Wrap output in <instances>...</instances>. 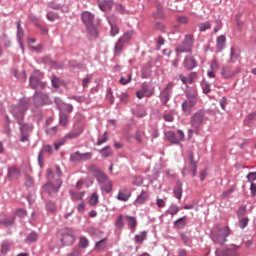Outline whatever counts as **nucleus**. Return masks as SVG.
Returning a JSON list of instances; mask_svg holds the SVG:
<instances>
[{
	"mask_svg": "<svg viewBox=\"0 0 256 256\" xmlns=\"http://www.w3.org/2000/svg\"><path fill=\"white\" fill-rule=\"evenodd\" d=\"M31 105V99L23 98L21 99L18 104L12 106L11 113L20 125V130L22 133L21 141L22 143H25L29 141V135H27V131H33V125L32 124H25L23 123V119L25 118V111L29 109V106Z\"/></svg>",
	"mask_w": 256,
	"mask_h": 256,
	"instance_id": "obj_1",
	"label": "nucleus"
},
{
	"mask_svg": "<svg viewBox=\"0 0 256 256\" xmlns=\"http://www.w3.org/2000/svg\"><path fill=\"white\" fill-rule=\"evenodd\" d=\"M209 118L205 116V111L198 110L196 113H194L190 119V125L192 129L188 130V137L191 139L193 137V133H196V135H199V131L201 127H203V124L205 121H208Z\"/></svg>",
	"mask_w": 256,
	"mask_h": 256,
	"instance_id": "obj_2",
	"label": "nucleus"
},
{
	"mask_svg": "<svg viewBox=\"0 0 256 256\" xmlns=\"http://www.w3.org/2000/svg\"><path fill=\"white\" fill-rule=\"evenodd\" d=\"M186 97L187 99L182 103L181 107L184 115L189 116L195 105H197V90L195 88H188L186 90Z\"/></svg>",
	"mask_w": 256,
	"mask_h": 256,
	"instance_id": "obj_3",
	"label": "nucleus"
},
{
	"mask_svg": "<svg viewBox=\"0 0 256 256\" xmlns=\"http://www.w3.org/2000/svg\"><path fill=\"white\" fill-rule=\"evenodd\" d=\"M48 183L43 186V190L48 193V195H55L61 189L62 181L61 179H53V170L47 171Z\"/></svg>",
	"mask_w": 256,
	"mask_h": 256,
	"instance_id": "obj_4",
	"label": "nucleus"
},
{
	"mask_svg": "<svg viewBox=\"0 0 256 256\" xmlns=\"http://www.w3.org/2000/svg\"><path fill=\"white\" fill-rule=\"evenodd\" d=\"M95 20V16L91 14V12L82 13V21L86 25L88 32L92 37H97V28L93 25V21Z\"/></svg>",
	"mask_w": 256,
	"mask_h": 256,
	"instance_id": "obj_5",
	"label": "nucleus"
},
{
	"mask_svg": "<svg viewBox=\"0 0 256 256\" xmlns=\"http://www.w3.org/2000/svg\"><path fill=\"white\" fill-rule=\"evenodd\" d=\"M193 47V35L188 34L185 36L184 41L182 44L176 49L177 55L180 53H190Z\"/></svg>",
	"mask_w": 256,
	"mask_h": 256,
	"instance_id": "obj_6",
	"label": "nucleus"
},
{
	"mask_svg": "<svg viewBox=\"0 0 256 256\" xmlns=\"http://www.w3.org/2000/svg\"><path fill=\"white\" fill-rule=\"evenodd\" d=\"M175 87V83L170 82L166 85V87L160 93V101L162 105H167L169 99L171 98V94L173 93V88Z\"/></svg>",
	"mask_w": 256,
	"mask_h": 256,
	"instance_id": "obj_7",
	"label": "nucleus"
},
{
	"mask_svg": "<svg viewBox=\"0 0 256 256\" xmlns=\"http://www.w3.org/2000/svg\"><path fill=\"white\" fill-rule=\"evenodd\" d=\"M231 235V230H229V227H224L220 229V235H212V240L214 243H219V245H223L227 241V237Z\"/></svg>",
	"mask_w": 256,
	"mask_h": 256,
	"instance_id": "obj_8",
	"label": "nucleus"
},
{
	"mask_svg": "<svg viewBox=\"0 0 256 256\" xmlns=\"http://www.w3.org/2000/svg\"><path fill=\"white\" fill-rule=\"evenodd\" d=\"M238 249H241V246L231 245L229 248L224 250L217 249L216 256H241L237 252Z\"/></svg>",
	"mask_w": 256,
	"mask_h": 256,
	"instance_id": "obj_9",
	"label": "nucleus"
},
{
	"mask_svg": "<svg viewBox=\"0 0 256 256\" xmlns=\"http://www.w3.org/2000/svg\"><path fill=\"white\" fill-rule=\"evenodd\" d=\"M62 241L65 245H73L75 243V231L71 228H65L63 230Z\"/></svg>",
	"mask_w": 256,
	"mask_h": 256,
	"instance_id": "obj_10",
	"label": "nucleus"
},
{
	"mask_svg": "<svg viewBox=\"0 0 256 256\" xmlns=\"http://www.w3.org/2000/svg\"><path fill=\"white\" fill-rule=\"evenodd\" d=\"M154 93L155 89L151 88L149 84L144 83L142 89L137 91L136 96L138 99H143V97H151Z\"/></svg>",
	"mask_w": 256,
	"mask_h": 256,
	"instance_id": "obj_11",
	"label": "nucleus"
},
{
	"mask_svg": "<svg viewBox=\"0 0 256 256\" xmlns=\"http://www.w3.org/2000/svg\"><path fill=\"white\" fill-rule=\"evenodd\" d=\"M107 19L111 27V36L115 37V35H119V27L117 26V16L111 14L107 17Z\"/></svg>",
	"mask_w": 256,
	"mask_h": 256,
	"instance_id": "obj_12",
	"label": "nucleus"
},
{
	"mask_svg": "<svg viewBox=\"0 0 256 256\" xmlns=\"http://www.w3.org/2000/svg\"><path fill=\"white\" fill-rule=\"evenodd\" d=\"M178 79L182 81L183 85H191L195 83V79H197V72H191L188 77H185L183 74H179Z\"/></svg>",
	"mask_w": 256,
	"mask_h": 256,
	"instance_id": "obj_13",
	"label": "nucleus"
},
{
	"mask_svg": "<svg viewBox=\"0 0 256 256\" xmlns=\"http://www.w3.org/2000/svg\"><path fill=\"white\" fill-rule=\"evenodd\" d=\"M147 199H149V191L142 190L134 201L135 207H139V205H144V203H147Z\"/></svg>",
	"mask_w": 256,
	"mask_h": 256,
	"instance_id": "obj_14",
	"label": "nucleus"
},
{
	"mask_svg": "<svg viewBox=\"0 0 256 256\" xmlns=\"http://www.w3.org/2000/svg\"><path fill=\"white\" fill-rule=\"evenodd\" d=\"M189 159V169L192 171V177H197V162L195 161V156L193 152L188 153Z\"/></svg>",
	"mask_w": 256,
	"mask_h": 256,
	"instance_id": "obj_15",
	"label": "nucleus"
},
{
	"mask_svg": "<svg viewBox=\"0 0 256 256\" xmlns=\"http://www.w3.org/2000/svg\"><path fill=\"white\" fill-rule=\"evenodd\" d=\"M237 73H239V70H232L229 66H224L221 71V75L224 79H231L235 77Z\"/></svg>",
	"mask_w": 256,
	"mask_h": 256,
	"instance_id": "obj_16",
	"label": "nucleus"
},
{
	"mask_svg": "<svg viewBox=\"0 0 256 256\" xmlns=\"http://www.w3.org/2000/svg\"><path fill=\"white\" fill-rule=\"evenodd\" d=\"M118 201H123L127 202L129 199H131V191L127 188H123L122 190L119 191L117 195Z\"/></svg>",
	"mask_w": 256,
	"mask_h": 256,
	"instance_id": "obj_17",
	"label": "nucleus"
},
{
	"mask_svg": "<svg viewBox=\"0 0 256 256\" xmlns=\"http://www.w3.org/2000/svg\"><path fill=\"white\" fill-rule=\"evenodd\" d=\"M210 71H208L207 75L210 77V79H214L215 74L219 71V62H217L216 59H213L210 62Z\"/></svg>",
	"mask_w": 256,
	"mask_h": 256,
	"instance_id": "obj_18",
	"label": "nucleus"
},
{
	"mask_svg": "<svg viewBox=\"0 0 256 256\" xmlns=\"http://www.w3.org/2000/svg\"><path fill=\"white\" fill-rule=\"evenodd\" d=\"M30 86L32 87V89H39V87L41 89H45V83L40 82L39 78H37V76H35V74H33L30 77Z\"/></svg>",
	"mask_w": 256,
	"mask_h": 256,
	"instance_id": "obj_19",
	"label": "nucleus"
},
{
	"mask_svg": "<svg viewBox=\"0 0 256 256\" xmlns=\"http://www.w3.org/2000/svg\"><path fill=\"white\" fill-rule=\"evenodd\" d=\"M184 65L186 69L191 71L192 69H195V67H197V60H195V58H193L192 56H187L184 60Z\"/></svg>",
	"mask_w": 256,
	"mask_h": 256,
	"instance_id": "obj_20",
	"label": "nucleus"
},
{
	"mask_svg": "<svg viewBox=\"0 0 256 256\" xmlns=\"http://www.w3.org/2000/svg\"><path fill=\"white\" fill-rule=\"evenodd\" d=\"M9 179H19L21 177V170L15 166H12L8 169Z\"/></svg>",
	"mask_w": 256,
	"mask_h": 256,
	"instance_id": "obj_21",
	"label": "nucleus"
},
{
	"mask_svg": "<svg viewBox=\"0 0 256 256\" xmlns=\"http://www.w3.org/2000/svg\"><path fill=\"white\" fill-rule=\"evenodd\" d=\"M83 133V126H79L76 130L65 135V139H77Z\"/></svg>",
	"mask_w": 256,
	"mask_h": 256,
	"instance_id": "obj_22",
	"label": "nucleus"
},
{
	"mask_svg": "<svg viewBox=\"0 0 256 256\" xmlns=\"http://www.w3.org/2000/svg\"><path fill=\"white\" fill-rule=\"evenodd\" d=\"M147 240V231H142L139 234L135 235L134 241L135 243H138L139 245H142L144 241Z\"/></svg>",
	"mask_w": 256,
	"mask_h": 256,
	"instance_id": "obj_23",
	"label": "nucleus"
},
{
	"mask_svg": "<svg viewBox=\"0 0 256 256\" xmlns=\"http://www.w3.org/2000/svg\"><path fill=\"white\" fill-rule=\"evenodd\" d=\"M186 225H187V217H185V216L177 219L174 222V226L176 229H185Z\"/></svg>",
	"mask_w": 256,
	"mask_h": 256,
	"instance_id": "obj_24",
	"label": "nucleus"
},
{
	"mask_svg": "<svg viewBox=\"0 0 256 256\" xmlns=\"http://www.w3.org/2000/svg\"><path fill=\"white\" fill-rule=\"evenodd\" d=\"M126 220L128 222L129 229H131L133 233L135 231V227H137V218L134 216H127Z\"/></svg>",
	"mask_w": 256,
	"mask_h": 256,
	"instance_id": "obj_25",
	"label": "nucleus"
},
{
	"mask_svg": "<svg viewBox=\"0 0 256 256\" xmlns=\"http://www.w3.org/2000/svg\"><path fill=\"white\" fill-rule=\"evenodd\" d=\"M166 138L170 143H173L174 145H177V143H179V138H177V136L175 135V132L173 131H168L166 133Z\"/></svg>",
	"mask_w": 256,
	"mask_h": 256,
	"instance_id": "obj_26",
	"label": "nucleus"
},
{
	"mask_svg": "<svg viewBox=\"0 0 256 256\" xmlns=\"http://www.w3.org/2000/svg\"><path fill=\"white\" fill-rule=\"evenodd\" d=\"M17 37H18L20 47L23 51V29H21V22L17 23Z\"/></svg>",
	"mask_w": 256,
	"mask_h": 256,
	"instance_id": "obj_27",
	"label": "nucleus"
},
{
	"mask_svg": "<svg viewBox=\"0 0 256 256\" xmlns=\"http://www.w3.org/2000/svg\"><path fill=\"white\" fill-rule=\"evenodd\" d=\"M59 125H61V127H67V125H69V115L61 113L59 118Z\"/></svg>",
	"mask_w": 256,
	"mask_h": 256,
	"instance_id": "obj_28",
	"label": "nucleus"
},
{
	"mask_svg": "<svg viewBox=\"0 0 256 256\" xmlns=\"http://www.w3.org/2000/svg\"><path fill=\"white\" fill-rule=\"evenodd\" d=\"M112 7H113V1L111 0H106L103 2V4H99V9H101V11H110Z\"/></svg>",
	"mask_w": 256,
	"mask_h": 256,
	"instance_id": "obj_29",
	"label": "nucleus"
},
{
	"mask_svg": "<svg viewBox=\"0 0 256 256\" xmlns=\"http://www.w3.org/2000/svg\"><path fill=\"white\" fill-rule=\"evenodd\" d=\"M124 45H125V42H122L120 39H118L114 47V54L121 55V51H123Z\"/></svg>",
	"mask_w": 256,
	"mask_h": 256,
	"instance_id": "obj_30",
	"label": "nucleus"
},
{
	"mask_svg": "<svg viewBox=\"0 0 256 256\" xmlns=\"http://www.w3.org/2000/svg\"><path fill=\"white\" fill-rule=\"evenodd\" d=\"M135 139L136 141H138V143H145V141L147 140V136H145V131L138 130L136 132Z\"/></svg>",
	"mask_w": 256,
	"mask_h": 256,
	"instance_id": "obj_31",
	"label": "nucleus"
},
{
	"mask_svg": "<svg viewBox=\"0 0 256 256\" xmlns=\"http://www.w3.org/2000/svg\"><path fill=\"white\" fill-rule=\"evenodd\" d=\"M70 161L71 163H81V152L76 151L70 154Z\"/></svg>",
	"mask_w": 256,
	"mask_h": 256,
	"instance_id": "obj_32",
	"label": "nucleus"
},
{
	"mask_svg": "<svg viewBox=\"0 0 256 256\" xmlns=\"http://www.w3.org/2000/svg\"><path fill=\"white\" fill-rule=\"evenodd\" d=\"M125 215L121 214L117 217L116 221H115V227H117V229H123L125 222Z\"/></svg>",
	"mask_w": 256,
	"mask_h": 256,
	"instance_id": "obj_33",
	"label": "nucleus"
},
{
	"mask_svg": "<svg viewBox=\"0 0 256 256\" xmlns=\"http://www.w3.org/2000/svg\"><path fill=\"white\" fill-rule=\"evenodd\" d=\"M93 159V153L91 152H80V163H83L85 161H91Z\"/></svg>",
	"mask_w": 256,
	"mask_h": 256,
	"instance_id": "obj_34",
	"label": "nucleus"
},
{
	"mask_svg": "<svg viewBox=\"0 0 256 256\" xmlns=\"http://www.w3.org/2000/svg\"><path fill=\"white\" fill-rule=\"evenodd\" d=\"M37 239H39V235L35 232H32L27 235V237L25 239V243H35V241H37Z\"/></svg>",
	"mask_w": 256,
	"mask_h": 256,
	"instance_id": "obj_35",
	"label": "nucleus"
},
{
	"mask_svg": "<svg viewBox=\"0 0 256 256\" xmlns=\"http://www.w3.org/2000/svg\"><path fill=\"white\" fill-rule=\"evenodd\" d=\"M226 41H227V39L225 38V36H219L217 38V49H218V51H221L222 49L225 48Z\"/></svg>",
	"mask_w": 256,
	"mask_h": 256,
	"instance_id": "obj_36",
	"label": "nucleus"
},
{
	"mask_svg": "<svg viewBox=\"0 0 256 256\" xmlns=\"http://www.w3.org/2000/svg\"><path fill=\"white\" fill-rule=\"evenodd\" d=\"M70 195L75 201H82L83 197H85V191L79 193L70 191Z\"/></svg>",
	"mask_w": 256,
	"mask_h": 256,
	"instance_id": "obj_37",
	"label": "nucleus"
},
{
	"mask_svg": "<svg viewBox=\"0 0 256 256\" xmlns=\"http://www.w3.org/2000/svg\"><path fill=\"white\" fill-rule=\"evenodd\" d=\"M99 153L102 155V157L107 158L111 157L113 155V151H111V148L109 146L104 147L99 151Z\"/></svg>",
	"mask_w": 256,
	"mask_h": 256,
	"instance_id": "obj_38",
	"label": "nucleus"
},
{
	"mask_svg": "<svg viewBox=\"0 0 256 256\" xmlns=\"http://www.w3.org/2000/svg\"><path fill=\"white\" fill-rule=\"evenodd\" d=\"M96 249L97 251H103L107 247V238H104L96 243Z\"/></svg>",
	"mask_w": 256,
	"mask_h": 256,
	"instance_id": "obj_39",
	"label": "nucleus"
},
{
	"mask_svg": "<svg viewBox=\"0 0 256 256\" xmlns=\"http://www.w3.org/2000/svg\"><path fill=\"white\" fill-rule=\"evenodd\" d=\"M95 177L100 183H106L107 181H109L107 175H105V173H103L102 171H100Z\"/></svg>",
	"mask_w": 256,
	"mask_h": 256,
	"instance_id": "obj_40",
	"label": "nucleus"
},
{
	"mask_svg": "<svg viewBox=\"0 0 256 256\" xmlns=\"http://www.w3.org/2000/svg\"><path fill=\"white\" fill-rule=\"evenodd\" d=\"M133 37V32H126L122 37L119 38V40L122 43H128V41H131Z\"/></svg>",
	"mask_w": 256,
	"mask_h": 256,
	"instance_id": "obj_41",
	"label": "nucleus"
},
{
	"mask_svg": "<svg viewBox=\"0 0 256 256\" xmlns=\"http://www.w3.org/2000/svg\"><path fill=\"white\" fill-rule=\"evenodd\" d=\"M180 209L179 206L172 204L169 209L167 210V213L169 215H177V213H179Z\"/></svg>",
	"mask_w": 256,
	"mask_h": 256,
	"instance_id": "obj_42",
	"label": "nucleus"
},
{
	"mask_svg": "<svg viewBox=\"0 0 256 256\" xmlns=\"http://www.w3.org/2000/svg\"><path fill=\"white\" fill-rule=\"evenodd\" d=\"M97 203H99V196L97 195V193H93L90 197L89 204L92 207H95V205H97Z\"/></svg>",
	"mask_w": 256,
	"mask_h": 256,
	"instance_id": "obj_43",
	"label": "nucleus"
},
{
	"mask_svg": "<svg viewBox=\"0 0 256 256\" xmlns=\"http://www.w3.org/2000/svg\"><path fill=\"white\" fill-rule=\"evenodd\" d=\"M115 9H116L117 13H120L121 15H127V13H129V11L127 9H125V6H123L121 4H116Z\"/></svg>",
	"mask_w": 256,
	"mask_h": 256,
	"instance_id": "obj_44",
	"label": "nucleus"
},
{
	"mask_svg": "<svg viewBox=\"0 0 256 256\" xmlns=\"http://www.w3.org/2000/svg\"><path fill=\"white\" fill-rule=\"evenodd\" d=\"M199 31H207L208 29H211V22H202L198 25Z\"/></svg>",
	"mask_w": 256,
	"mask_h": 256,
	"instance_id": "obj_45",
	"label": "nucleus"
},
{
	"mask_svg": "<svg viewBox=\"0 0 256 256\" xmlns=\"http://www.w3.org/2000/svg\"><path fill=\"white\" fill-rule=\"evenodd\" d=\"M174 196L176 197V199L181 201V197H183V189L181 188V186H177V188L174 189Z\"/></svg>",
	"mask_w": 256,
	"mask_h": 256,
	"instance_id": "obj_46",
	"label": "nucleus"
},
{
	"mask_svg": "<svg viewBox=\"0 0 256 256\" xmlns=\"http://www.w3.org/2000/svg\"><path fill=\"white\" fill-rule=\"evenodd\" d=\"M46 209L50 213H55V211H57V207H55V203L51 201L46 203Z\"/></svg>",
	"mask_w": 256,
	"mask_h": 256,
	"instance_id": "obj_47",
	"label": "nucleus"
},
{
	"mask_svg": "<svg viewBox=\"0 0 256 256\" xmlns=\"http://www.w3.org/2000/svg\"><path fill=\"white\" fill-rule=\"evenodd\" d=\"M202 89L205 95H209L211 93V84L207 82L202 83Z\"/></svg>",
	"mask_w": 256,
	"mask_h": 256,
	"instance_id": "obj_48",
	"label": "nucleus"
},
{
	"mask_svg": "<svg viewBox=\"0 0 256 256\" xmlns=\"http://www.w3.org/2000/svg\"><path fill=\"white\" fill-rule=\"evenodd\" d=\"M88 171H90V173H93V175L96 176L101 171V169H99V167H97V165L92 164L88 167Z\"/></svg>",
	"mask_w": 256,
	"mask_h": 256,
	"instance_id": "obj_49",
	"label": "nucleus"
},
{
	"mask_svg": "<svg viewBox=\"0 0 256 256\" xmlns=\"http://www.w3.org/2000/svg\"><path fill=\"white\" fill-rule=\"evenodd\" d=\"M121 85H127L128 83H131V74H127L126 77L122 76L120 78Z\"/></svg>",
	"mask_w": 256,
	"mask_h": 256,
	"instance_id": "obj_50",
	"label": "nucleus"
},
{
	"mask_svg": "<svg viewBox=\"0 0 256 256\" xmlns=\"http://www.w3.org/2000/svg\"><path fill=\"white\" fill-rule=\"evenodd\" d=\"M104 184V189L106 193H111V191L113 190V183L110 180H107L106 182H104Z\"/></svg>",
	"mask_w": 256,
	"mask_h": 256,
	"instance_id": "obj_51",
	"label": "nucleus"
},
{
	"mask_svg": "<svg viewBox=\"0 0 256 256\" xmlns=\"http://www.w3.org/2000/svg\"><path fill=\"white\" fill-rule=\"evenodd\" d=\"M247 225H249V218H243L239 221V227L241 229H245V227H247Z\"/></svg>",
	"mask_w": 256,
	"mask_h": 256,
	"instance_id": "obj_52",
	"label": "nucleus"
},
{
	"mask_svg": "<svg viewBox=\"0 0 256 256\" xmlns=\"http://www.w3.org/2000/svg\"><path fill=\"white\" fill-rule=\"evenodd\" d=\"M4 225H6V227H10L11 225H13V223H15V217H9V218H6L4 221H3Z\"/></svg>",
	"mask_w": 256,
	"mask_h": 256,
	"instance_id": "obj_53",
	"label": "nucleus"
},
{
	"mask_svg": "<svg viewBox=\"0 0 256 256\" xmlns=\"http://www.w3.org/2000/svg\"><path fill=\"white\" fill-rule=\"evenodd\" d=\"M48 21H55V19H59V15L57 13L50 12L46 15Z\"/></svg>",
	"mask_w": 256,
	"mask_h": 256,
	"instance_id": "obj_54",
	"label": "nucleus"
},
{
	"mask_svg": "<svg viewBox=\"0 0 256 256\" xmlns=\"http://www.w3.org/2000/svg\"><path fill=\"white\" fill-rule=\"evenodd\" d=\"M180 237L184 245H189V243H191V238H189V236L185 235L184 233H180Z\"/></svg>",
	"mask_w": 256,
	"mask_h": 256,
	"instance_id": "obj_55",
	"label": "nucleus"
},
{
	"mask_svg": "<svg viewBox=\"0 0 256 256\" xmlns=\"http://www.w3.org/2000/svg\"><path fill=\"white\" fill-rule=\"evenodd\" d=\"M136 115L138 117H145V115H147V112L145 111L144 107H139L136 111Z\"/></svg>",
	"mask_w": 256,
	"mask_h": 256,
	"instance_id": "obj_56",
	"label": "nucleus"
},
{
	"mask_svg": "<svg viewBox=\"0 0 256 256\" xmlns=\"http://www.w3.org/2000/svg\"><path fill=\"white\" fill-rule=\"evenodd\" d=\"M108 139L109 138L107 136V132H105L103 137L98 139L97 145H103V143H107Z\"/></svg>",
	"mask_w": 256,
	"mask_h": 256,
	"instance_id": "obj_57",
	"label": "nucleus"
},
{
	"mask_svg": "<svg viewBox=\"0 0 256 256\" xmlns=\"http://www.w3.org/2000/svg\"><path fill=\"white\" fill-rule=\"evenodd\" d=\"M154 19H163L164 14L161 8L158 9L156 13L153 14Z\"/></svg>",
	"mask_w": 256,
	"mask_h": 256,
	"instance_id": "obj_58",
	"label": "nucleus"
},
{
	"mask_svg": "<svg viewBox=\"0 0 256 256\" xmlns=\"http://www.w3.org/2000/svg\"><path fill=\"white\" fill-rule=\"evenodd\" d=\"M80 246L81 247H89V240L86 237L80 238Z\"/></svg>",
	"mask_w": 256,
	"mask_h": 256,
	"instance_id": "obj_59",
	"label": "nucleus"
},
{
	"mask_svg": "<svg viewBox=\"0 0 256 256\" xmlns=\"http://www.w3.org/2000/svg\"><path fill=\"white\" fill-rule=\"evenodd\" d=\"M16 217H26L27 211L25 209H18L15 213Z\"/></svg>",
	"mask_w": 256,
	"mask_h": 256,
	"instance_id": "obj_60",
	"label": "nucleus"
},
{
	"mask_svg": "<svg viewBox=\"0 0 256 256\" xmlns=\"http://www.w3.org/2000/svg\"><path fill=\"white\" fill-rule=\"evenodd\" d=\"M177 21L178 23H183L185 25L189 23V18H187L186 16H178Z\"/></svg>",
	"mask_w": 256,
	"mask_h": 256,
	"instance_id": "obj_61",
	"label": "nucleus"
},
{
	"mask_svg": "<svg viewBox=\"0 0 256 256\" xmlns=\"http://www.w3.org/2000/svg\"><path fill=\"white\" fill-rule=\"evenodd\" d=\"M247 179L248 181H256V172H250L248 175H247Z\"/></svg>",
	"mask_w": 256,
	"mask_h": 256,
	"instance_id": "obj_62",
	"label": "nucleus"
},
{
	"mask_svg": "<svg viewBox=\"0 0 256 256\" xmlns=\"http://www.w3.org/2000/svg\"><path fill=\"white\" fill-rule=\"evenodd\" d=\"M237 213H238V215H245V213H247V207L246 206H240Z\"/></svg>",
	"mask_w": 256,
	"mask_h": 256,
	"instance_id": "obj_63",
	"label": "nucleus"
},
{
	"mask_svg": "<svg viewBox=\"0 0 256 256\" xmlns=\"http://www.w3.org/2000/svg\"><path fill=\"white\" fill-rule=\"evenodd\" d=\"M81 255V250H79V248H75L70 254H68L67 256H79Z\"/></svg>",
	"mask_w": 256,
	"mask_h": 256,
	"instance_id": "obj_64",
	"label": "nucleus"
}]
</instances>
